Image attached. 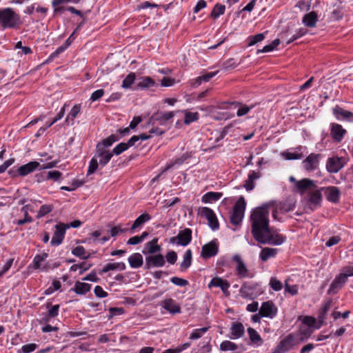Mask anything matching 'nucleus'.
I'll list each match as a JSON object with an SVG mask.
<instances>
[{"mask_svg":"<svg viewBox=\"0 0 353 353\" xmlns=\"http://www.w3.org/2000/svg\"><path fill=\"white\" fill-rule=\"evenodd\" d=\"M268 208V205H264L254 208L251 212L250 216L251 232L255 240L259 238L270 228Z\"/></svg>","mask_w":353,"mask_h":353,"instance_id":"nucleus-1","label":"nucleus"},{"mask_svg":"<svg viewBox=\"0 0 353 353\" xmlns=\"http://www.w3.org/2000/svg\"><path fill=\"white\" fill-rule=\"evenodd\" d=\"M113 154L102 145H97V153L89 163L87 175L93 174L99 165L104 167L111 159Z\"/></svg>","mask_w":353,"mask_h":353,"instance_id":"nucleus-2","label":"nucleus"},{"mask_svg":"<svg viewBox=\"0 0 353 353\" xmlns=\"http://www.w3.org/2000/svg\"><path fill=\"white\" fill-rule=\"evenodd\" d=\"M21 23L20 17L12 8L0 10V26L3 29L14 28Z\"/></svg>","mask_w":353,"mask_h":353,"instance_id":"nucleus-3","label":"nucleus"},{"mask_svg":"<svg viewBox=\"0 0 353 353\" xmlns=\"http://www.w3.org/2000/svg\"><path fill=\"white\" fill-rule=\"evenodd\" d=\"M303 341H304L303 336L299 337V334L295 333L289 334L279 342L273 353H285L293 349L294 347L298 345Z\"/></svg>","mask_w":353,"mask_h":353,"instance_id":"nucleus-4","label":"nucleus"},{"mask_svg":"<svg viewBox=\"0 0 353 353\" xmlns=\"http://www.w3.org/2000/svg\"><path fill=\"white\" fill-rule=\"evenodd\" d=\"M256 241L262 244L280 245L285 241V237L269 228L267 231L259 238H257Z\"/></svg>","mask_w":353,"mask_h":353,"instance_id":"nucleus-5","label":"nucleus"},{"mask_svg":"<svg viewBox=\"0 0 353 353\" xmlns=\"http://www.w3.org/2000/svg\"><path fill=\"white\" fill-rule=\"evenodd\" d=\"M245 201L243 196H240L233 207L232 212L230 215V222L233 225H239L243 217L245 210Z\"/></svg>","mask_w":353,"mask_h":353,"instance_id":"nucleus-6","label":"nucleus"},{"mask_svg":"<svg viewBox=\"0 0 353 353\" xmlns=\"http://www.w3.org/2000/svg\"><path fill=\"white\" fill-rule=\"evenodd\" d=\"M239 293L243 299L252 300L262 294L263 291L256 283H245L241 287Z\"/></svg>","mask_w":353,"mask_h":353,"instance_id":"nucleus-7","label":"nucleus"},{"mask_svg":"<svg viewBox=\"0 0 353 353\" xmlns=\"http://www.w3.org/2000/svg\"><path fill=\"white\" fill-rule=\"evenodd\" d=\"M307 208L313 211L320 207L322 201V194L318 186L305 196Z\"/></svg>","mask_w":353,"mask_h":353,"instance_id":"nucleus-8","label":"nucleus"},{"mask_svg":"<svg viewBox=\"0 0 353 353\" xmlns=\"http://www.w3.org/2000/svg\"><path fill=\"white\" fill-rule=\"evenodd\" d=\"M198 214L208 220V225L212 230L219 228V223L214 211L208 207H200L198 209Z\"/></svg>","mask_w":353,"mask_h":353,"instance_id":"nucleus-9","label":"nucleus"},{"mask_svg":"<svg viewBox=\"0 0 353 353\" xmlns=\"http://www.w3.org/2000/svg\"><path fill=\"white\" fill-rule=\"evenodd\" d=\"M192 240V230L185 228L181 230L176 236H173L170 239V243L176 244L178 245L186 246Z\"/></svg>","mask_w":353,"mask_h":353,"instance_id":"nucleus-10","label":"nucleus"},{"mask_svg":"<svg viewBox=\"0 0 353 353\" xmlns=\"http://www.w3.org/2000/svg\"><path fill=\"white\" fill-rule=\"evenodd\" d=\"M321 159L320 154L311 153L302 161V166L307 172L314 171L319 168Z\"/></svg>","mask_w":353,"mask_h":353,"instance_id":"nucleus-11","label":"nucleus"},{"mask_svg":"<svg viewBox=\"0 0 353 353\" xmlns=\"http://www.w3.org/2000/svg\"><path fill=\"white\" fill-rule=\"evenodd\" d=\"M317 187L316 183L309 179H303L296 181V191L300 194H307Z\"/></svg>","mask_w":353,"mask_h":353,"instance_id":"nucleus-12","label":"nucleus"},{"mask_svg":"<svg viewBox=\"0 0 353 353\" xmlns=\"http://www.w3.org/2000/svg\"><path fill=\"white\" fill-rule=\"evenodd\" d=\"M259 312L262 317L272 319L276 316L278 308L272 301H268L261 304Z\"/></svg>","mask_w":353,"mask_h":353,"instance_id":"nucleus-13","label":"nucleus"},{"mask_svg":"<svg viewBox=\"0 0 353 353\" xmlns=\"http://www.w3.org/2000/svg\"><path fill=\"white\" fill-rule=\"evenodd\" d=\"M218 251V243L216 240H214L202 246L201 256L203 259H208L216 256Z\"/></svg>","mask_w":353,"mask_h":353,"instance_id":"nucleus-14","label":"nucleus"},{"mask_svg":"<svg viewBox=\"0 0 353 353\" xmlns=\"http://www.w3.org/2000/svg\"><path fill=\"white\" fill-rule=\"evenodd\" d=\"M232 261L236 263L235 270L239 277L248 278L250 276L249 270L239 254H234L232 256Z\"/></svg>","mask_w":353,"mask_h":353,"instance_id":"nucleus-15","label":"nucleus"},{"mask_svg":"<svg viewBox=\"0 0 353 353\" xmlns=\"http://www.w3.org/2000/svg\"><path fill=\"white\" fill-rule=\"evenodd\" d=\"M160 305L171 314H180L181 312L180 305L171 298L163 300Z\"/></svg>","mask_w":353,"mask_h":353,"instance_id":"nucleus-16","label":"nucleus"},{"mask_svg":"<svg viewBox=\"0 0 353 353\" xmlns=\"http://www.w3.org/2000/svg\"><path fill=\"white\" fill-rule=\"evenodd\" d=\"M165 263L164 256L161 254L150 255L145 257V269H150L152 267H163Z\"/></svg>","mask_w":353,"mask_h":353,"instance_id":"nucleus-17","label":"nucleus"},{"mask_svg":"<svg viewBox=\"0 0 353 353\" xmlns=\"http://www.w3.org/2000/svg\"><path fill=\"white\" fill-rule=\"evenodd\" d=\"M55 232H54L53 236L51 239L50 244L54 246L59 245L65 236V226L64 223H59L55 225Z\"/></svg>","mask_w":353,"mask_h":353,"instance_id":"nucleus-18","label":"nucleus"},{"mask_svg":"<svg viewBox=\"0 0 353 353\" xmlns=\"http://www.w3.org/2000/svg\"><path fill=\"white\" fill-rule=\"evenodd\" d=\"M343 166V159L337 157L329 158L326 163V169L330 173L338 172Z\"/></svg>","mask_w":353,"mask_h":353,"instance_id":"nucleus-19","label":"nucleus"},{"mask_svg":"<svg viewBox=\"0 0 353 353\" xmlns=\"http://www.w3.org/2000/svg\"><path fill=\"white\" fill-rule=\"evenodd\" d=\"M230 286V285L228 281L218 276L214 277L208 285V288L213 287L220 288L224 294L228 292Z\"/></svg>","mask_w":353,"mask_h":353,"instance_id":"nucleus-20","label":"nucleus"},{"mask_svg":"<svg viewBox=\"0 0 353 353\" xmlns=\"http://www.w3.org/2000/svg\"><path fill=\"white\" fill-rule=\"evenodd\" d=\"M347 280V279L345 277V276L341 272L331 283L328 292L335 293L344 285Z\"/></svg>","mask_w":353,"mask_h":353,"instance_id":"nucleus-21","label":"nucleus"},{"mask_svg":"<svg viewBox=\"0 0 353 353\" xmlns=\"http://www.w3.org/2000/svg\"><path fill=\"white\" fill-rule=\"evenodd\" d=\"M40 166V163L38 161H30L25 165L20 166L17 169L18 174L20 176H26L28 174L34 172Z\"/></svg>","mask_w":353,"mask_h":353,"instance_id":"nucleus-22","label":"nucleus"},{"mask_svg":"<svg viewBox=\"0 0 353 353\" xmlns=\"http://www.w3.org/2000/svg\"><path fill=\"white\" fill-rule=\"evenodd\" d=\"M333 114L338 120L345 119L349 122L353 123V112L345 110L339 106L333 108Z\"/></svg>","mask_w":353,"mask_h":353,"instance_id":"nucleus-23","label":"nucleus"},{"mask_svg":"<svg viewBox=\"0 0 353 353\" xmlns=\"http://www.w3.org/2000/svg\"><path fill=\"white\" fill-rule=\"evenodd\" d=\"M151 219V216L148 213H144L139 216L131 228L129 229L131 233H134L137 230L140 229L146 222Z\"/></svg>","mask_w":353,"mask_h":353,"instance_id":"nucleus-24","label":"nucleus"},{"mask_svg":"<svg viewBox=\"0 0 353 353\" xmlns=\"http://www.w3.org/2000/svg\"><path fill=\"white\" fill-rule=\"evenodd\" d=\"M245 332V327L240 322H233L230 327V339H237L241 338Z\"/></svg>","mask_w":353,"mask_h":353,"instance_id":"nucleus-25","label":"nucleus"},{"mask_svg":"<svg viewBox=\"0 0 353 353\" xmlns=\"http://www.w3.org/2000/svg\"><path fill=\"white\" fill-rule=\"evenodd\" d=\"M340 190L337 187L330 186L325 189L326 199L331 202L336 203L339 200Z\"/></svg>","mask_w":353,"mask_h":353,"instance_id":"nucleus-26","label":"nucleus"},{"mask_svg":"<svg viewBox=\"0 0 353 353\" xmlns=\"http://www.w3.org/2000/svg\"><path fill=\"white\" fill-rule=\"evenodd\" d=\"M346 132V130L343 127L337 123L332 124L331 128V136L336 141L340 142Z\"/></svg>","mask_w":353,"mask_h":353,"instance_id":"nucleus-27","label":"nucleus"},{"mask_svg":"<svg viewBox=\"0 0 353 353\" xmlns=\"http://www.w3.org/2000/svg\"><path fill=\"white\" fill-rule=\"evenodd\" d=\"M318 21V15L314 12H310L305 14L302 19V23L308 28H314L316 26V22Z\"/></svg>","mask_w":353,"mask_h":353,"instance_id":"nucleus-28","label":"nucleus"},{"mask_svg":"<svg viewBox=\"0 0 353 353\" xmlns=\"http://www.w3.org/2000/svg\"><path fill=\"white\" fill-rule=\"evenodd\" d=\"M130 266L132 268H139L143 264V256L139 253H133L128 259Z\"/></svg>","mask_w":353,"mask_h":353,"instance_id":"nucleus-29","label":"nucleus"},{"mask_svg":"<svg viewBox=\"0 0 353 353\" xmlns=\"http://www.w3.org/2000/svg\"><path fill=\"white\" fill-rule=\"evenodd\" d=\"M155 85V81L150 77H141L138 79L137 89L145 90Z\"/></svg>","mask_w":353,"mask_h":353,"instance_id":"nucleus-30","label":"nucleus"},{"mask_svg":"<svg viewBox=\"0 0 353 353\" xmlns=\"http://www.w3.org/2000/svg\"><path fill=\"white\" fill-rule=\"evenodd\" d=\"M261 176L259 172L255 171H251L248 174V179L245 181L243 187L246 189L247 191H251L254 188V182L255 179H259Z\"/></svg>","mask_w":353,"mask_h":353,"instance_id":"nucleus-31","label":"nucleus"},{"mask_svg":"<svg viewBox=\"0 0 353 353\" xmlns=\"http://www.w3.org/2000/svg\"><path fill=\"white\" fill-rule=\"evenodd\" d=\"M277 252L276 248H264L259 254V258L262 261H267L269 259L274 257Z\"/></svg>","mask_w":353,"mask_h":353,"instance_id":"nucleus-32","label":"nucleus"},{"mask_svg":"<svg viewBox=\"0 0 353 353\" xmlns=\"http://www.w3.org/2000/svg\"><path fill=\"white\" fill-rule=\"evenodd\" d=\"M81 110V104H76L74 105L72 109L70 110V112L68 113L66 119H65V123H68V125H73L74 119L78 116V114L80 113Z\"/></svg>","mask_w":353,"mask_h":353,"instance_id":"nucleus-33","label":"nucleus"},{"mask_svg":"<svg viewBox=\"0 0 353 353\" xmlns=\"http://www.w3.org/2000/svg\"><path fill=\"white\" fill-rule=\"evenodd\" d=\"M47 253H42L41 254H37L33 259V267L36 270L40 269L41 271H47L48 268L45 265L41 267V263L48 258Z\"/></svg>","mask_w":353,"mask_h":353,"instance_id":"nucleus-34","label":"nucleus"},{"mask_svg":"<svg viewBox=\"0 0 353 353\" xmlns=\"http://www.w3.org/2000/svg\"><path fill=\"white\" fill-rule=\"evenodd\" d=\"M29 207L28 205H25L21 208V212L23 214L24 218L21 219H14L13 220V223L22 225L26 223H31L32 221V218L28 214Z\"/></svg>","mask_w":353,"mask_h":353,"instance_id":"nucleus-35","label":"nucleus"},{"mask_svg":"<svg viewBox=\"0 0 353 353\" xmlns=\"http://www.w3.org/2000/svg\"><path fill=\"white\" fill-rule=\"evenodd\" d=\"M223 194L217 192H208L201 197V201L204 203H210L216 201L221 198Z\"/></svg>","mask_w":353,"mask_h":353,"instance_id":"nucleus-36","label":"nucleus"},{"mask_svg":"<svg viewBox=\"0 0 353 353\" xmlns=\"http://www.w3.org/2000/svg\"><path fill=\"white\" fill-rule=\"evenodd\" d=\"M192 254L191 250L188 249L185 251L183 261L180 263L181 271L184 272L187 270L192 264Z\"/></svg>","mask_w":353,"mask_h":353,"instance_id":"nucleus-37","label":"nucleus"},{"mask_svg":"<svg viewBox=\"0 0 353 353\" xmlns=\"http://www.w3.org/2000/svg\"><path fill=\"white\" fill-rule=\"evenodd\" d=\"M90 289L91 285L86 283L77 281L74 283L72 290H74L77 294H85L90 290Z\"/></svg>","mask_w":353,"mask_h":353,"instance_id":"nucleus-38","label":"nucleus"},{"mask_svg":"<svg viewBox=\"0 0 353 353\" xmlns=\"http://www.w3.org/2000/svg\"><path fill=\"white\" fill-rule=\"evenodd\" d=\"M147 253L152 255L161 251V246L158 245V239L154 238L152 241L145 243Z\"/></svg>","mask_w":353,"mask_h":353,"instance_id":"nucleus-39","label":"nucleus"},{"mask_svg":"<svg viewBox=\"0 0 353 353\" xmlns=\"http://www.w3.org/2000/svg\"><path fill=\"white\" fill-rule=\"evenodd\" d=\"M301 147H299L295 151L290 152L286 151L283 153V156L286 160H295L301 159L303 157V154L301 152Z\"/></svg>","mask_w":353,"mask_h":353,"instance_id":"nucleus-40","label":"nucleus"},{"mask_svg":"<svg viewBox=\"0 0 353 353\" xmlns=\"http://www.w3.org/2000/svg\"><path fill=\"white\" fill-rule=\"evenodd\" d=\"M248 333L249 334L250 339L251 341L257 345H261L263 343V340L259 333L252 327L248 329Z\"/></svg>","mask_w":353,"mask_h":353,"instance_id":"nucleus-41","label":"nucleus"},{"mask_svg":"<svg viewBox=\"0 0 353 353\" xmlns=\"http://www.w3.org/2000/svg\"><path fill=\"white\" fill-rule=\"evenodd\" d=\"M225 10V6L224 5L216 3L210 13V17L216 19L219 18L221 15L223 14Z\"/></svg>","mask_w":353,"mask_h":353,"instance_id":"nucleus-42","label":"nucleus"},{"mask_svg":"<svg viewBox=\"0 0 353 353\" xmlns=\"http://www.w3.org/2000/svg\"><path fill=\"white\" fill-rule=\"evenodd\" d=\"M136 75L134 72L129 73L126 77L123 80L121 87L123 89H129L131 85L134 83Z\"/></svg>","mask_w":353,"mask_h":353,"instance_id":"nucleus-43","label":"nucleus"},{"mask_svg":"<svg viewBox=\"0 0 353 353\" xmlns=\"http://www.w3.org/2000/svg\"><path fill=\"white\" fill-rule=\"evenodd\" d=\"M284 290L285 293H289L292 296L296 295L299 291V287L297 285H290L289 284V279L285 280L284 283Z\"/></svg>","mask_w":353,"mask_h":353,"instance_id":"nucleus-44","label":"nucleus"},{"mask_svg":"<svg viewBox=\"0 0 353 353\" xmlns=\"http://www.w3.org/2000/svg\"><path fill=\"white\" fill-rule=\"evenodd\" d=\"M174 114L173 112H160L153 116V118L159 121H166L172 119Z\"/></svg>","mask_w":353,"mask_h":353,"instance_id":"nucleus-45","label":"nucleus"},{"mask_svg":"<svg viewBox=\"0 0 353 353\" xmlns=\"http://www.w3.org/2000/svg\"><path fill=\"white\" fill-rule=\"evenodd\" d=\"M184 114H185L184 123L185 124H190V123L197 121L199 119V113L196 112H192L185 110Z\"/></svg>","mask_w":353,"mask_h":353,"instance_id":"nucleus-46","label":"nucleus"},{"mask_svg":"<svg viewBox=\"0 0 353 353\" xmlns=\"http://www.w3.org/2000/svg\"><path fill=\"white\" fill-rule=\"evenodd\" d=\"M208 330L209 327L194 329L190 335V339L196 340L200 339Z\"/></svg>","mask_w":353,"mask_h":353,"instance_id":"nucleus-47","label":"nucleus"},{"mask_svg":"<svg viewBox=\"0 0 353 353\" xmlns=\"http://www.w3.org/2000/svg\"><path fill=\"white\" fill-rule=\"evenodd\" d=\"M237 348V345L230 341H224L220 345V350L222 351H234Z\"/></svg>","mask_w":353,"mask_h":353,"instance_id":"nucleus-48","label":"nucleus"},{"mask_svg":"<svg viewBox=\"0 0 353 353\" xmlns=\"http://www.w3.org/2000/svg\"><path fill=\"white\" fill-rule=\"evenodd\" d=\"M280 43L279 39H274L270 44L265 46L262 49L257 50V54L272 51Z\"/></svg>","mask_w":353,"mask_h":353,"instance_id":"nucleus-49","label":"nucleus"},{"mask_svg":"<svg viewBox=\"0 0 353 353\" xmlns=\"http://www.w3.org/2000/svg\"><path fill=\"white\" fill-rule=\"evenodd\" d=\"M269 285L275 292L280 291L283 288V283L276 277L270 278Z\"/></svg>","mask_w":353,"mask_h":353,"instance_id":"nucleus-50","label":"nucleus"},{"mask_svg":"<svg viewBox=\"0 0 353 353\" xmlns=\"http://www.w3.org/2000/svg\"><path fill=\"white\" fill-rule=\"evenodd\" d=\"M266 32L259 33L248 38V46H254L259 42L262 41L265 38Z\"/></svg>","mask_w":353,"mask_h":353,"instance_id":"nucleus-51","label":"nucleus"},{"mask_svg":"<svg viewBox=\"0 0 353 353\" xmlns=\"http://www.w3.org/2000/svg\"><path fill=\"white\" fill-rule=\"evenodd\" d=\"M212 350L210 340L208 341H202L199 345V348L196 353H209Z\"/></svg>","mask_w":353,"mask_h":353,"instance_id":"nucleus-52","label":"nucleus"},{"mask_svg":"<svg viewBox=\"0 0 353 353\" xmlns=\"http://www.w3.org/2000/svg\"><path fill=\"white\" fill-rule=\"evenodd\" d=\"M72 253V254L83 259H88L89 257V255L86 254L85 248L80 245L74 248Z\"/></svg>","mask_w":353,"mask_h":353,"instance_id":"nucleus-53","label":"nucleus"},{"mask_svg":"<svg viewBox=\"0 0 353 353\" xmlns=\"http://www.w3.org/2000/svg\"><path fill=\"white\" fill-rule=\"evenodd\" d=\"M128 230H129L128 228H123L121 225H118L117 226L112 227L110 230L109 232L110 234V236L114 237L120 234L124 233V232H127Z\"/></svg>","mask_w":353,"mask_h":353,"instance_id":"nucleus-54","label":"nucleus"},{"mask_svg":"<svg viewBox=\"0 0 353 353\" xmlns=\"http://www.w3.org/2000/svg\"><path fill=\"white\" fill-rule=\"evenodd\" d=\"M118 140L117 137L114 134H112L109 136L107 139L103 140L101 143H98L97 145H102L104 148H109L111 146L113 143Z\"/></svg>","mask_w":353,"mask_h":353,"instance_id":"nucleus-55","label":"nucleus"},{"mask_svg":"<svg viewBox=\"0 0 353 353\" xmlns=\"http://www.w3.org/2000/svg\"><path fill=\"white\" fill-rule=\"evenodd\" d=\"M129 148L128 145L126 143H120L117 146H115L112 150V154L119 155L124 151L127 150Z\"/></svg>","mask_w":353,"mask_h":353,"instance_id":"nucleus-56","label":"nucleus"},{"mask_svg":"<svg viewBox=\"0 0 353 353\" xmlns=\"http://www.w3.org/2000/svg\"><path fill=\"white\" fill-rule=\"evenodd\" d=\"M61 176V173L58 170H52L49 171L47 174L46 179L48 180L52 179L54 181H58L60 180Z\"/></svg>","mask_w":353,"mask_h":353,"instance_id":"nucleus-57","label":"nucleus"},{"mask_svg":"<svg viewBox=\"0 0 353 353\" xmlns=\"http://www.w3.org/2000/svg\"><path fill=\"white\" fill-rule=\"evenodd\" d=\"M52 210V208L51 205H43L40 208V209L38 212V214H37V217L38 218L43 217L45 215H46L47 214L50 213Z\"/></svg>","mask_w":353,"mask_h":353,"instance_id":"nucleus-58","label":"nucleus"},{"mask_svg":"<svg viewBox=\"0 0 353 353\" xmlns=\"http://www.w3.org/2000/svg\"><path fill=\"white\" fill-rule=\"evenodd\" d=\"M170 281L177 285V286H185L188 285V281L185 279H183L182 278H179L177 276H173L170 279Z\"/></svg>","mask_w":353,"mask_h":353,"instance_id":"nucleus-59","label":"nucleus"},{"mask_svg":"<svg viewBox=\"0 0 353 353\" xmlns=\"http://www.w3.org/2000/svg\"><path fill=\"white\" fill-rule=\"evenodd\" d=\"M165 258L169 263L174 264L177 260V254L174 251L172 250L167 253Z\"/></svg>","mask_w":353,"mask_h":353,"instance_id":"nucleus-60","label":"nucleus"},{"mask_svg":"<svg viewBox=\"0 0 353 353\" xmlns=\"http://www.w3.org/2000/svg\"><path fill=\"white\" fill-rule=\"evenodd\" d=\"M38 345L36 343H29L24 345L21 347V350L23 353H30L34 352Z\"/></svg>","mask_w":353,"mask_h":353,"instance_id":"nucleus-61","label":"nucleus"},{"mask_svg":"<svg viewBox=\"0 0 353 353\" xmlns=\"http://www.w3.org/2000/svg\"><path fill=\"white\" fill-rule=\"evenodd\" d=\"M252 108V107H249L246 105H241L237 112H236V115L238 117H242L245 114H246L247 113H248V112Z\"/></svg>","mask_w":353,"mask_h":353,"instance_id":"nucleus-62","label":"nucleus"},{"mask_svg":"<svg viewBox=\"0 0 353 353\" xmlns=\"http://www.w3.org/2000/svg\"><path fill=\"white\" fill-rule=\"evenodd\" d=\"M94 294L99 298H105V297L108 296V293L106 292H105L103 290V288L99 285H97L94 288Z\"/></svg>","mask_w":353,"mask_h":353,"instance_id":"nucleus-63","label":"nucleus"},{"mask_svg":"<svg viewBox=\"0 0 353 353\" xmlns=\"http://www.w3.org/2000/svg\"><path fill=\"white\" fill-rule=\"evenodd\" d=\"M347 279L350 276H353V266L343 267L341 272Z\"/></svg>","mask_w":353,"mask_h":353,"instance_id":"nucleus-64","label":"nucleus"}]
</instances>
